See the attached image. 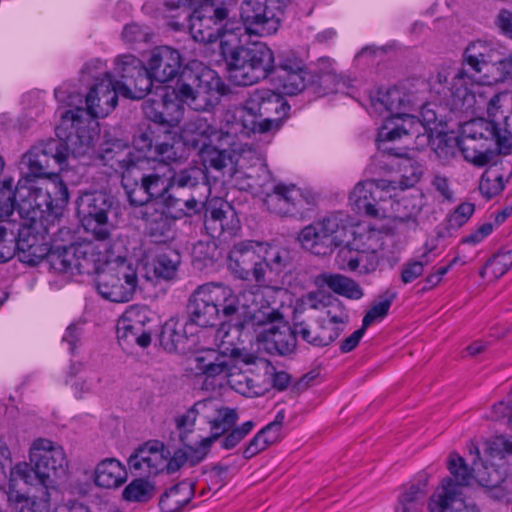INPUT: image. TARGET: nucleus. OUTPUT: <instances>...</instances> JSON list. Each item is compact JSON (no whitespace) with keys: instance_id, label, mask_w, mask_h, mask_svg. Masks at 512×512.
<instances>
[{"instance_id":"nucleus-1","label":"nucleus","mask_w":512,"mask_h":512,"mask_svg":"<svg viewBox=\"0 0 512 512\" xmlns=\"http://www.w3.org/2000/svg\"><path fill=\"white\" fill-rule=\"evenodd\" d=\"M220 86L221 81L213 71L203 73L185 68L172 91L164 89L162 102L145 105V116L156 124L175 127L180 121L182 111L180 104L174 100L187 104L195 111H209L216 103V93Z\"/></svg>"},{"instance_id":"nucleus-2","label":"nucleus","mask_w":512,"mask_h":512,"mask_svg":"<svg viewBox=\"0 0 512 512\" xmlns=\"http://www.w3.org/2000/svg\"><path fill=\"white\" fill-rule=\"evenodd\" d=\"M427 84L419 86H396L386 91L379 90L371 97V106L379 115L385 116L379 130L378 141H395L404 135L418 133L420 123L416 120L414 108L423 105Z\"/></svg>"},{"instance_id":"nucleus-3","label":"nucleus","mask_w":512,"mask_h":512,"mask_svg":"<svg viewBox=\"0 0 512 512\" xmlns=\"http://www.w3.org/2000/svg\"><path fill=\"white\" fill-rule=\"evenodd\" d=\"M94 122L81 108L68 110L61 116L56 127L57 138L38 142L46 158L55 161V174L61 171L70 156L75 158L90 153L94 146Z\"/></svg>"},{"instance_id":"nucleus-4","label":"nucleus","mask_w":512,"mask_h":512,"mask_svg":"<svg viewBox=\"0 0 512 512\" xmlns=\"http://www.w3.org/2000/svg\"><path fill=\"white\" fill-rule=\"evenodd\" d=\"M30 464L21 462L10 471V487L18 481L26 485H41L45 488L54 483V479L64 476L68 466L66 454L61 446L48 439H37L29 451Z\"/></svg>"},{"instance_id":"nucleus-5","label":"nucleus","mask_w":512,"mask_h":512,"mask_svg":"<svg viewBox=\"0 0 512 512\" xmlns=\"http://www.w3.org/2000/svg\"><path fill=\"white\" fill-rule=\"evenodd\" d=\"M239 297L227 286L207 283L197 287L190 295L186 306L187 321L199 327L216 326L221 318L240 315L244 310Z\"/></svg>"},{"instance_id":"nucleus-6","label":"nucleus","mask_w":512,"mask_h":512,"mask_svg":"<svg viewBox=\"0 0 512 512\" xmlns=\"http://www.w3.org/2000/svg\"><path fill=\"white\" fill-rule=\"evenodd\" d=\"M19 190L17 200L11 206L10 202L5 200L1 209H4L7 215L12 214L16 208L20 214L25 213V219L19 223L22 227L20 235L23 237L20 243L22 247L33 250L32 256L44 255L46 248L42 244V235L49 234L47 222L52 208L50 192L42 189L27 190V195L24 196L23 190Z\"/></svg>"},{"instance_id":"nucleus-7","label":"nucleus","mask_w":512,"mask_h":512,"mask_svg":"<svg viewBox=\"0 0 512 512\" xmlns=\"http://www.w3.org/2000/svg\"><path fill=\"white\" fill-rule=\"evenodd\" d=\"M130 169L123 180V188L129 203L133 206H147L153 200L161 199L166 208H178L181 199L171 191L170 178L158 169L150 168V161L144 157Z\"/></svg>"},{"instance_id":"nucleus-8","label":"nucleus","mask_w":512,"mask_h":512,"mask_svg":"<svg viewBox=\"0 0 512 512\" xmlns=\"http://www.w3.org/2000/svg\"><path fill=\"white\" fill-rule=\"evenodd\" d=\"M203 2L193 11L190 33L198 42L214 43L219 40L222 54L223 42H228V45L239 42L241 22L231 5L210 0Z\"/></svg>"},{"instance_id":"nucleus-9","label":"nucleus","mask_w":512,"mask_h":512,"mask_svg":"<svg viewBox=\"0 0 512 512\" xmlns=\"http://www.w3.org/2000/svg\"><path fill=\"white\" fill-rule=\"evenodd\" d=\"M225 58L230 80L237 86H250L272 75L274 55L264 43L257 42L250 46L237 43L228 45L223 42Z\"/></svg>"},{"instance_id":"nucleus-10","label":"nucleus","mask_w":512,"mask_h":512,"mask_svg":"<svg viewBox=\"0 0 512 512\" xmlns=\"http://www.w3.org/2000/svg\"><path fill=\"white\" fill-rule=\"evenodd\" d=\"M252 329L257 340L263 343L270 354L288 355L296 348L297 337L295 325L292 327L283 321L282 315L270 308L249 312L243 322L235 325V331L243 328Z\"/></svg>"},{"instance_id":"nucleus-11","label":"nucleus","mask_w":512,"mask_h":512,"mask_svg":"<svg viewBox=\"0 0 512 512\" xmlns=\"http://www.w3.org/2000/svg\"><path fill=\"white\" fill-rule=\"evenodd\" d=\"M76 204L84 229L98 241H110L121 214L117 199L106 192H85Z\"/></svg>"},{"instance_id":"nucleus-12","label":"nucleus","mask_w":512,"mask_h":512,"mask_svg":"<svg viewBox=\"0 0 512 512\" xmlns=\"http://www.w3.org/2000/svg\"><path fill=\"white\" fill-rule=\"evenodd\" d=\"M349 224V216L346 213L330 212L304 227L299 240L311 253L326 256L346 241Z\"/></svg>"},{"instance_id":"nucleus-13","label":"nucleus","mask_w":512,"mask_h":512,"mask_svg":"<svg viewBox=\"0 0 512 512\" xmlns=\"http://www.w3.org/2000/svg\"><path fill=\"white\" fill-rule=\"evenodd\" d=\"M104 68V63L99 59L85 64L82 69L83 76L86 74L91 75L95 80V84L85 96L86 107L76 106L74 109H83L94 122V124L91 125L94 138L97 136L98 126L95 119L105 117L114 110L118 103V96L120 95L118 87L114 85L112 75L109 72L103 71Z\"/></svg>"},{"instance_id":"nucleus-14","label":"nucleus","mask_w":512,"mask_h":512,"mask_svg":"<svg viewBox=\"0 0 512 512\" xmlns=\"http://www.w3.org/2000/svg\"><path fill=\"white\" fill-rule=\"evenodd\" d=\"M494 135V122L474 119L462 126L457 145L468 162L483 167L496 162L497 154L486 147V142L492 140Z\"/></svg>"},{"instance_id":"nucleus-15","label":"nucleus","mask_w":512,"mask_h":512,"mask_svg":"<svg viewBox=\"0 0 512 512\" xmlns=\"http://www.w3.org/2000/svg\"><path fill=\"white\" fill-rule=\"evenodd\" d=\"M95 285L104 299L116 303L128 302L138 288L136 269L125 262L109 265L98 273Z\"/></svg>"},{"instance_id":"nucleus-16","label":"nucleus","mask_w":512,"mask_h":512,"mask_svg":"<svg viewBox=\"0 0 512 512\" xmlns=\"http://www.w3.org/2000/svg\"><path fill=\"white\" fill-rule=\"evenodd\" d=\"M265 244L251 240L234 243L228 254V268L238 279L266 283V269L262 259Z\"/></svg>"},{"instance_id":"nucleus-17","label":"nucleus","mask_w":512,"mask_h":512,"mask_svg":"<svg viewBox=\"0 0 512 512\" xmlns=\"http://www.w3.org/2000/svg\"><path fill=\"white\" fill-rule=\"evenodd\" d=\"M112 77L120 95L125 98L142 99L152 88L146 66L132 54L120 55L115 59Z\"/></svg>"},{"instance_id":"nucleus-18","label":"nucleus","mask_w":512,"mask_h":512,"mask_svg":"<svg viewBox=\"0 0 512 512\" xmlns=\"http://www.w3.org/2000/svg\"><path fill=\"white\" fill-rule=\"evenodd\" d=\"M474 82L473 75L465 68L452 72L443 69L437 73L433 88L450 102L453 109L468 111L475 104Z\"/></svg>"},{"instance_id":"nucleus-19","label":"nucleus","mask_w":512,"mask_h":512,"mask_svg":"<svg viewBox=\"0 0 512 512\" xmlns=\"http://www.w3.org/2000/svg\"><path fill=\"white\" fill-rule=\"evenodd\" d=\"M275 0H244L240 6L241 27L246 33L265 37L277 32L279 13L274 9Z\"/></svg>"},{"instance_id":"nucleus-20","label":"nucleus","mask_w":512,"mask_h":512,"mask_svg":"<svg viewBox=\"0 0 512 512\" xmlns=\"http://www.w3.org/2000/svg\"><path fill=\"white\" fill-rule=\"evenodd\" d=\"M397 188L395 181L385 179L381 180H366L359 182L352 192L349 199L352 205L359 213L373 218L380 217L381 211L384 208L380 205L381 202L392 198V191Z\"/></svg>"},{"instance_id":"nucleus-21","label":"nucleus","mask_w":512,"mask_h":512,"mask_svg":"<svg viewBox=\"0 0 512 512\" xmlns=\"http://www.w3.org/2000/svg\"><path fill=\"white\" fill-rule=\"evenodd\" d=\"M196 369L204 374L207 378L222 377L231 378L234 370H236V362L242 361L245 364L254 362V357L247 353L244 349L232 348L230 354L227 352H218L216 350L205 351L195 358Z\"/></svg>"},{"instance_id":"nucleus-22","label":"nucleus","mask_w":512,"mask_h":512,"mask_svg":"<svg viewBox=\"0 0 512 512\" xmlns=\"http://www.w3.org/2000/svg\"><path fill=\"white\" fill-rule=\"evenodd\" d=\"M182 68V57L178 50L169 46H159L152 50L146 69L149 73L151 83L159 82L166 83L173 80L176 76L181 75L185 67ZM199 72H206L205 69L198 67L186 66Z\"/></svg>"},{"instance_id":"nucleus-23","label":"nucleus","mask_w":512,"mask_h":512,"mask_svg":"<svg viewBox=\"0 0 512 512\" xmlns=\"http://www.w3.org/2000/svg\"><path fill=\"white\" fill-rule=\"evenodd\" d=\"M248 108L258 112L262 120L269 119L273 124L269 130H278L290 111V105L280 94L270 89H256L248 98Z\"/></svg>"},{"instance_id":"nucleus-24","label":"nucleus","mask_w":512,"mask_h":512,"mask_svg":"<svg viewBox=\"0 0 512 512\" xmlns=\"http://www.w3.org/2000/svg\"><path fill=\"white\" fill-rule=\"evenodd\" d=\"M205 227L212 236L233 237L240 229V221L232 206L221 199H212L205 205Z\"/></svg>"},{"instance_id":"nucleus-25","label":"nucleus","mask_w":512,"mask_h":512,"mask_svg":"<svg viewBox=\"0 0 512 512\" xmlns=\"http://www.w3.org/2000/svg\"><path fill=\"white\" fill-rule=\"evenodd\" d=\"M22 227L15 221L2 220L0 222V263L11 260L16 254L21 262L31 266L40 263L43 255L32 256L31 248L22 247Z\"/></svg>"},{"instance_id":"nucleus-26","label":"nucleus","mask_w":512,"mask_h":512,"mask_svg":"<svg viewBox=\"0 0 512 512\" xmlns=\"http://www.w3.org/2000/svg\"><path fill=\"white\" fill-rule=\"evenodd\" d=\"M99 155L104 165L121 173L122 184L126 173L144 158L140 152L133 151L126 142L118 139L104 142Z\"/></svg>"},{"instance_id":"nucleus-27","label":"nucleus","mask_w":512,"mask_h":512,"mask_svg":"<svg viewBox=\"0 0 512 512\" xmlns=\"http://www.w3.org/2000/svg\"><path fill=\"white\" fill-rule=\"evenodd\" d=\"M429 509L431 512H478L474 506L465 503L462 491L451 481L437 488L430 498Z\"/></svg>"},{"instance_id":"nucleus-28","label":"nucleus","mask_w":512,"mask_h":512,"mask_svg":"<svg viewBox=\"0 0 512 512\" xmlns=\"http://www.w3.org/2000/svg\"><path fill=\"white\" fill-rule=\"evenodd\" d=\"M141 214L146 231L154 241L165 242L173 237L175 218L164 209L158 208L156 203L145 206Z\"/></svg>"},{"instance_id":"nucleus-29","label":"nucleus","mask_w":512,"mask_h":512,"mask_svg":"<svg viewBox=\"0 0 512 512\" xmlns=\"http://www.w3.org/2000/svg\"><path fill=\"white\" fill-rule=\"evenodd\" d=\"M296 337L313 347H326L332 344L343 332V327L329 326L325 319L311 325L305 321L295 323Z\"/></svg>"},{"instance_id":"nucleus-30","label":"nucleus","mask_w":512,"mask_h":512,"mask_svg":"<svg viewBox=\"0 0 512 512\" xmlns=\"http://www.w3.org/2000/svg\"><path fill=\"white\" fill-rule=\"evenodd\" d=\"M183 136L187 145L199 150L203 144L223 141V133L203 117L189 120L183 128Z\"/></svg>"},{"instance_id":"nucleus-31","label":"nucleus","mask_w":512,"mask_h":512,"mask_svg":"<svg viewBox=\"0 0 512 512\" xmlns=\"http://www.w3.org/2000/svg\"><path fill=\"white\" fill-rule=\"evenodd\" d=\"M21 171L29 181L36 178H49L56 175L55 161L51 160V158H46V155L41 151V147L37 143L22 156Z\"/></svg>"},{"instance_id":"nucleus-32","label":"nucleus","mask_w":512,"mask_h":512,"mask_svg":"<svg viewBox=\"0 0 512 512\" xmlns=\"http://www.w3.org/2000/svg\"><path fill=\"white\" fill-rule=\"evenodd\" d=\"M135 310L128 312L127 319H125L117 328V337L121 345L131 346L136 344L140 347L146 348L151 343V332L145 329L144 319L133 320L132 316Z\"/></svg>"},{"instance_id":"nucleus-33","label":"nucleus","mask_w":512,"mask_h":512,"mask_svg":"<svg viewBox=\"0 0 512 512\" xmlns=\"http://www.w3.org/2000/svg\"><path fill=\"white\" fill-rule=\"evenodd\" d=\"M470 453H475V458L472 462V468H469L465 463V460L458 454H450L448 460V469L452 477L444 479L441 483V486H443L446 481H451L452 485L457 486L459 491H461L462 487L469 486L471 484L475 478L473 472L478 465L477 461L480 460V452L478 447L474 446V444H471Z\"/></svg>"},{"instance_id":"nucleus-34","label":"nucleus","mask_w":512,"mask_h":512,"mask_svg":"<svg viewBox=\"0 0 512 512\" xmlns=\"http://www.w3.org/2000/svg\"><path fill=\"white\" fill-rule=\"evenodd\" d=\"M127 470L115 458L102 460L95 469V484L106 489H114L121 486L127 480Z\"/></svg>"},{"instance_id":"nucleus-35","label":"nucleus","mask_w":512,"mask_h":512,"mask_svg":"<svg viewBox=\"0 0 512 512\" xmlns=\"http://www.w3.org/2000/svg\"><path fill=\"white\" fill-rule=\"evenodd\" d=\"M191 324L178 318H170L163 326L160 343L168 352H183L188 341L187 327Z\"/></svg>"},{"instance_id":"nucleus-36","label":"nucleus","mask_w":512,"mask_h":512,"mask_svg":"<svg viewBox=\"0 0 512 512\" xmlns=\"http://www.w3.org/2000/svg\"><path fill=\"white\" fill-rule=\"evenodd\" d=\"M297 190L295 185L277 184L273 187L272 192L266 195L264 200L267 208L281 216H293L295 217L296 208L294 203L296 200H292L294 193Z\"/></svg>"},{"instance_id":"nucleus-37","label":"nucleus","mask_w":512,"mask_h":512,"mask_svg":"<svg viewBox=\"0 0 512 512\" xmlns=\"http://www.w3.org/2000/svg\"><path fill=\"white\" fill-rule=\"evenodd\" d=\"M195 483L182 481L166 490L159 501L163 512H180L193 498Z\"/></svg>"},{"instance_id":"nucleus-38","label":"nucleus","mask_w":512,"mask_h":512,"mask_svg":"<svg viewBox=\"0 0 512 512\" xmlns=\"http://www.w3.org/2000/svg\"><path fill=\"white\" fill-rule=\"evenodd\" d=\"M204 0H165L162 10L163 16L168 20V25L175 30L190 29L193 16L192 6Z\"/></svg>"},{"instance_id":"nucleus-39","label":"nucleus","mask_w":512,"mask_h":512,"mask_svg":"<svg viewBox=\"0 0 512 512\" xmlns=\"http://www.w3.org/2000/svg\"><path fill=\"white\" fill-rule=\"evenodd\" d=\"M46 236L42 235V244L46 248V253L40 262L44 260L51 269L58 273L73 274L75 271L74 244L50 250Z\"/></svg>"},{"instance_id":"nucleus-40","label":"nucleus","mask_w":512,"mask_h":512,"mask_svg":"<svg viewBox=\"0 0 512 512\" xmlns=\"http://www.w3.org/2000/svg\"><path fill=\"white\" fill-rule=\"evenodd\" d=\"M225 141L212 142L203 144L199 150V155L203 166L206 169H214L217 172H222L226 167L232 165V154L227 147Z\"/></svg>"},{"instance_id":"nucleus-41","label":"nucleus","mask_w":512,"mask_h":512,"mask_svg":"<svg viewBox=\"0 0 512 512\" xmlns=\"http://www.w3.org/2000/svg\"><path fill=\"white\" fill-rule=\"evenodd\" d=\"M497 54L491 44L485 41H474L466 47L463 63L475 73H480L487 65L494 62Z\"/></svg>"},{"instance_id":"nucleus-42","label":"nucleus","mask_w":512,"mask_h":512,"mask_svg":"<svg viewBox=\"0 0 512 512\" xmlns=\"http://www.w3.org/2000/svg\"><path fill=\"white\" fill-rule=\"evenodd\" d=\"M264 268L266 269V282L271 280L270 275L278 276L292 265V255L289 249L265 244L262 253Z\"/></svg>"},{"instance_id":"nucleus-43","label":"nucleus","mask_w":512,"mask_h":512,"mask_svg":"<svg viewBox=\"0 0 512 512\" xmlns=\"http://www.w3.org/2000/svg\"><path fill=\"white\" fill-rule=\"evenodd\" d=\"M245 115V109L238 105H231L226 108L221 120L219 131L223 133L222 140L227 145H233L234 139L242 135V121Z\"/></svg>"},{"instance_id":"nucleus-44","label":"nucleus","mask_w":512,"mask_h":512,"mask_svg":"<svg viewBox=\"0 0 512 512\" xmlns=\"http://www.w3.org/2000/svg\"><path fill=\"white\" fill-rule=\"evenodd\" d=\"M238 419L237 413L234 409H230L222 406L217 415L215 421H210L211 435L201 440L204 445V449H210L211 445L220 438L221 435L229 431L236 423Z\"/></svg>"},{"instance_id":"nucleus-45","label":"nucleus","mask_w":512,"mask_h":512,"mask_svg":"<svg viewBox=\"0 0 512 512\" xmlns=\"http://www.w3.org/2000/svg\"><path fill=\"white\" fill-rule=\"evenodd\" d=\"M185 446V449L176 450L170 459L166 458V470L168 473L178 471L186 463H190L192 466L200 463L209 451L208 449H204L202 442H200L197 448L187 444ZM165 454L167 453L165 452ZM167 456L168 455H166V457Z\"/></svg>"},{"instance_id":"nucleus-46","label":"nucleus","mask_w":512,"mask_h":512,"mask_svg":"<svg viewBox=\"0 0 512 512\" xmlns=\"http://www.w3.org/2000/svg\"><path fill=\"white\" fill-rule=\"evenodd\" d=\"M323 282L335 293L346 298L359 300L364 292L360 285L353 279L341 274H324Z\"/></svg>"},{"instance_id":"nucleus-47","label":"nucleus","mask_w":512,"mask_h":512,"mask_svg":"<svg viewBox=\"0 0 512 512\" xmlns=\"http://www.w3.org/2000/svg\"><path fill=\"white\" fill-rule=\"evenodd\" d=\"M391 210L395 220L416 226L417 216L420 214L422 206L417 197L402 196L392 201Z\"/></svg>"},{"instance_id":"nucleus-48","label":"nucleus","mask_w":512,"mask_h":512,"mask_svg":"<svg viewBox=\"0 0 512 512\" xmlns=\"http://www.w3.org/2000/svg\"><path fill=\"white\" fill-rule=\"evenodd\" d=\"M475 206L470 202H464L458 205L455 210L447 217L444 226L437 227V237L446 238L452 235V231L460 229L474 214Z\"/></svg>"},{"instance_id":"nucleus-49","label":"nucleus","mask_w":512,"mask_h":512,"mask_svg":"<svg viewBox=\"0 0 512 512\" xmlns=\"http://www.w3.org/2000/svg\"><path fill=\"white\" fill-rule=\"evenodd\" d=\"M272 80L282 93L293 96L301 93L308 84H311V73L289 74L282 71L281 75L272 76Z\"/></svg>"},{"instance_id":"nucleus-50","label":"nucleus","mask_w":512,"mask_h":512,"mask_svg":"<svg viewBox=\"0 0 512 512\" xmlns=\"http://www.w3.org/2000/svg\"><path fill=\"white\" fill-rule=\"evenodd\" d=\"M171 181V191L177 195L180 189H193L197 187L205 178L204 171L198 166H189L179 171H174L169 176Z\"/></svg>"},{"instance_id":"nucleus-51","label":"nucleus","mask_w":512,"mask_h":512,"mask_svg":"<svg viewBox=\"0 0 512 512\" xmlns=\"http://www.w3.org/2000/svg\"><path fill=\"white\" fill-rule=\"evenodd\" d=\"M426 498L425 484H412L399 496L395 512H418Z\"/></svg>"},{"instance_id":"nucleus-52","label":"nucleus","mask_w":512,"mask_h":512,"mask_svg":"<svg viewBox=\"0 0 512 512\" xmlns=\"http://www.w3.org/2000/svg\"><path fill=\"white\" fill-rule=\"evenodd\" d=\"M74 252L75 270L79 274L96 273L98 275L101 272L97 266L99 255L95 253V249L91 244L74 245Z\"/></svg>"},{"instance_id":"nucleus-53","label":"nucleus","mask_w":512,"mask_h":512,"mask_svg":"<svg viewBox=\"0 0 512 512\" xmlns=\"http://www.w3.org/2000/svg\"><path fill=\"white\" fill-rule=\"evenodd\" d=\"M397 295L398 293L392 289H387L382 293L378 298L379 300L375 301L365 314L362 326L367 329L374 322L384 319L388 315L389 309Z\"/></svg>"},{"instance_id":"nucleus-54","label":"nucleus","mask_w":512,"mask_h":512,"mask_svg":"<svg viewBox=\"0 0 512 512\" xmlns=\"http://www.w3.org/2000/svg\"><path fill=\"white\" fill-rule=\"evenodd\" d=\"M311 85L316 87L317 92L328 94L348 87L350 80L336 71L330 74H311Z\"/></svg>"},{"instance_id":"nucleus-55","label":"nucleus","mask_w":512,"mask_h":512,"mask_svg":"<svg viewBox=\"0 0 512 512\" xmlns=\"http://www.w3.org/2000/svg\"><path fill=\"white\" fill-rule=\"evenodd\" d=\"M180 262V254L176 251L169 250L168 252L159 254L154 263L155 274L165 280L173 279L177 273Z\"/></svg>"},{"instance_id":"nucleus-56","label":"nucleus","mask_w":512,"mask_h":512,"mask_svg":"<svg viewBox=\"0 0 512 512\" xmlns=\"http://www.w3.org/2000/svg\"><path fill=\"white\" fill-rule=\"evenodd\" d=\"M242 108L245 109L242 121V136L250 137L252 134L270 132L269 126L273 124V121L269 119L262 120L258 112H252L248 108V99L242 105Z\"/></svg>"},{"instance_id":"nucleus-57","label":"nucleus","mask_w":512,"mask_h":512,"mask_svg":"<svg viewBox=\"0 0 512 512\" xmlns=\"http://www.w3.org/2000/svg\"><path fill=\"white\" fill-rule=\"evenodd\" d=\"M155 494L154 486L142 478L134 479L123 490V498L129 502H147Z\"/></svg>"},{"instance_id":"nucleus-58","label":"nucleus","mask_w":512,"mask_h":512,"mask_svg":"<svg viewBox=\"0 0 512 512\" xmlns=\"http://www.w3.org/2000/svg\"><path fill=\"white\" fill-rule=\"evenodd\" d=\"M192 256L195 261L203 262L207 266L216 262L221 252L214 241H198L193 246Z\"/></svg>"},{"instance_id":"nucleus-59","label":"nucleus","mask_w":512,"mask_h":512,"mask_svg":"<svg viewBox=\"0 0 512 512\" xmlns=\"http://www.w3.org/2000/svg\"><path fill=\"white\" fill-rule=\"evenodd\" d=\"M435 245L429 246L428 243L425 244L426 251L422 255L421 261H409L405 263L402 267L401 271V281L404 284H408L413 282L415 279L420 277L424 272V266L427 265L430 261L427 259L429 253H431L435 249Z\"/></svg>"},{"instance_id":"nucleus-60","label":"nucleus","mask_w":512,"mask_h":512,"mask_svg":"<svg viewBox=\"0 0 512 512\" xmlns=\"http://www.w3.org/2000/svg\"><path fill=\"white\" fill-rule=\"evenodd\" d=\"M229 383L232 388L244 396L252 397L260 395L262 392L260 386L252 378L241 372H236V370L231 375Z\"/></svg>"},{"instance_id":"nucleus-61","label":"nucleus","mask_w":512,"mask_h":512,"mask_svg":"<svg viewBox=\"0 0 512 512\" xmlns=\"http://www.w3.org/2000/svg\"><path fill=\"white\" fill-rule=\"evenodd\" d=\"M16 487L17 485L14 488L9 486L11 491L8 495V503L15 512H42L40 504L35 498L20 494L15 491Z\"/></svg>"},{"instance_id":"nucleus-62","label":"nucleus","mask_w":512,"mask_h":512,"mask_svg":"<svg viewBox=\"0 0 512 512\" xmlns=\"http://www.w3.org/2000/svg\"><path fill=\"white\" fill-rule=\"evenodd\" d=\"M282 71L289 72V74L309 72L304 61L292 53L280 56L279 63L274 65L272 76L281 75Z\"/></svg>"},{"instance_id":"nucleus-63","label":"nucleus","mask_w":512,"mask_h":512,"mask_svg":"<svg viewBox=\"0 0 512 512\" xmlns=\"http://www.w3.org/2000/svg\"><path fill=\"white\" fill-rule=\"evenodd\" d=\"M152 35L153 32L148 26L137 23L127 24L122 32V38L128 44L147 43L151 40Z\"/></svg>"},{"instance_id":"nucleus-64","label":"nucleus","mask_w":512,"mask_h":512,"mask_svg":"<svg viewBox=\"0 0 512 512\" xmlns=\"http://www.w3.org/2000/svg\"><path fill=\"white\" fill-rule=\"evenodd\" d=\"M486 454L491 459H503L512 455V441L505 436H496L486 443Z\"/></svg>"}]
</instances>
